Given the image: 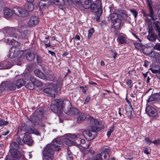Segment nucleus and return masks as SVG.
Returning <instances> with one entry per match:
<instances>
[{"instance_id":"4468645a","label":"nucleus","mask_w":160,"mask_h":160,"mask_svg":"<svg viewBox=\"0 0 160 160\" xmlns=\"http://www.w3.org/2000/svg\"><path fill=\"white\" fill-rule=\"evenodd\" d=\"M146 111L150 117H155L158 114V112L156 109L150 106H148L146 107Z\"/></svg>"},{"instance_id":"423d86ee","label":"nucleus","mask_w":160,"mask_h":160,"mask_svg":"<svg viewBox=\"0 0 160 160\" xmlns=\"http://www.w3.org/2000/svg\"><path fill=\"white\" fill-rule=\"evenodd\" d=\"M58 88L56 84L50 83L49 84L48 87L43 89L44 93L50 96L55 98V92L58 90Z\"/></svg>"},{"instance_id":"4c0bfd02","label":"nucleus","mask_w":160,"mask_h":160,"mask_svg":"<svg viewBox=\"0 0 160 160\" xmlns=\"http://www.w3.org/2000/svg\"><path fill=\"white\" fill-rule=\"evenodd\" d=\"M102 155L100 154H98L95 155L94 157V160H102Z\"/></svg>"},{"instance_id":"a18cd8bd","label":"nucleus","mask_w":160,"mask_h":160,"mask_svg":"<svg viewBox=\"0 0 160 160\" xmlns=\"http://www.w3.org/2000/svg\"><path fill=\"white\" fill-rule=\"evenodd\" d=\"M143 151L147 155L150 152V151L149 150L148 148L146 147L144 148Z\"/></svg>"},{"instance_id":"2f4dec72","label":"nucleus","mask_w":160,"mask_h":160,"mask_svg":"<svg viewBox=\"0 0 160 160\" xmlns=\"http://www.w3.org/2000/svg\"><path fill=\"white\" fill-rule=\"evenodd\" d=\"M127 114L129 118H131L132 114V107H127L125 108Z\"/></svg>"},{"instance_id":"6ab92c4d","label":"nucleus","mask_w":160,"mask_h":160,"mask_svg":"<svg viewBox=\"0 0 160 160\" xmlns=\"http://www.w3.org/2000/svg\"><path fill=\"white\" fill-rule=\"evenodd\" d=\"M34 73L37 77L42 79L46 80L47 78L44 74L39 69H36L34 71Z\"/></svg>"},{"instance_id":"7c9ffc66","label":"nucleus","mask_w":160,"mask_h":160,"mask_svg":"<svg viewBox=\"0 0 160 160\" xmlns=\"http://www.w3.org/2000/svg\"><path fill=\"white\" fill-rule=\"evenodd\" d=\"M117 40L118 42L121 44L125 43L126 41L125 37L121 35H119L118 36Z\"/></svg>"},{"instance_id":"9d476101","label":"nucleus","mask_w":160,"mask_h":160,"mask_svg":"<svg viewBox=\"0 0 160 160\" xmlns=\"http://www.w3.org/2000/svg\"><path fill=\"white\" fill-rule=\"evenodd\" d=\"M23 54V52L19 50L12 47L10 49L9 54V57L11 58H13L17 57L21 58Z\"/></svg>"},{"instance_id":"20e7f679","label":"nucleus","mask_w":160,"mask_h":160,"mask_svg":"<svg viewBox=\"0 0 160 160\" xmlns=\"http://www.w3.org/2000/svg\"><path fill=\"white\" fill-rule=\"evenodd\" d=\"M23 80L20 79L18 80L12 79L7 81L2 82L0 85V88L4 91H13L16 88H21L24 84Z\"/></svg>"},{"instance_id":"f03ea898","label":"nucleus","mask_w":160,"mask_h":160,"mask_svg":"<svg viewBox=\"0 0 160 160\" xmlns=\"http://www.w3.org/2000/svg\"><path fill=\"white\" fill-rule=\"evenodd\" d=\"M62 144V142L59 139H55L50 144L47 145L43 152V159L48 158L52 159L54 157V151L60 150V147Z\"/></svg>"},{"instance_id":"052dcab7","label":"nucleus","mask_w":160,"mask_h":160,"mask_svg":"<svg viewBox=\"0 0 160 160\" xmlns=\"http://www.w3.org/2000/svg\"><path fill=\"white\" fill-rule=\"evenodd\" d=\"M48 52L49 54H51L52 56H53L54 55H55V53L54 52L52 51H51L48 50Z\"/></svg>"},{"instance_id":"393cba45","label":"nucleus","mask_w":160,"mask_h":160,"mask_svg":"<svg viewBox=\"0 0 160 160\" xmlns=\"http://www.w3.org/2000/svg\"><path fill=\"white\" fill-rule=\"evenodd\" d=\"M87 117L86 114L84 113H81L78 116L77 122L79 123L83 121Z\"/></svg>"},{"instance_id":"473e14b6","label":"nucleus","mask_w":160,"mask_h":160,"mask_svg":"<svg viewBox=\"0 0 160 160\" xmlns=\"http://www.w3.org/2000/svg\"><path fill=\"white\" fill-rule=\"evenodd\" d=\"M109 16L112 22L118 19V14L115 13H111L110 14Z\"/></svg>"},{"instance_id":"69168bd1","label":"nucleus","mask_w":160,"mask_h":160,"mask_svg":"<svg viewBox=\"0 0 160 160\" xmlns=\"http://www.w3.org/2000/svg\"><path fill=\"white\" fill-rule=\"evenodd\" d=\"M82 88V91L83 93H85L86 92V90H87V87Z\"/></svg>"},{"instance_id":"3c124183","label":"nucleus","mask_w":160,"mask_h":160,"mask_svg":"<svg viewBox=\"0 0 160 160\" xmlns=\"http://www.w3.org/2000/svg\"><path fill=\"white\" fill-rule=\"evenodd\" d=\"M37 60L38 62L39 63H41L42 61V58L38 56L37 57Z\"/></svg>"},{"instance_id":"4d7b16f0","label":"nucleus","mask_w":160,"mask_h":160,"mask_svg":"<svg viewBox=\"0 0 160 160\" xmlns=\"http://www.w3.org/2000/svg\"><path fill=\"white\" fill-rule=\"evenodd\" d=\"M148 38L149 40H151L152 41H153L154 40V38L153 37V35H149Z\"/></svg>"},{"instance_id":"bb28decb","label":"nucleus","mask_w":160,"mask_h":160,"mask_svg":"<svg viewBox=\"0 0 160 160\" xmlns=\"http://www.w3.org/2000/svg\"><path fill=\"white\" fill-rule=\"evenodd\" d=\"M113 25L116 29H118L120 28L121 23V21L119 19H116L113 22Z\"/></svg>"},{"instance_id":"a211bd4d","label":"nucleus","mask_w":160,"mask_h":160,"mask_svg":"<svg viewBox=\"0 0 160 160\" xmlns=\"http://www.w3.org/2000/svg\"><path fill=\"white\" fill-rule=\"evenodd\" d=\"M51 3L48 0H43L40 1L39 3V6L40 9H42L44 8H47Z\"/></svg>"},{"instance_id":"bf43d9fd","label":"nucleus","mask_w":160,"mask_h":160,"mask_svg":"<svg viewBox=\"0 0 160 160\" xmlns=\"http://www.w3.org/2000/svg\"><path fill=\"white\" fill-rule=\"evenodd\" d=\"M155 48L157 49L160 50V43L156 44L155 45Z\"/></svg>"},{"instance_id":"864d4df0","label":"nucleus","mask_w":160,"mask_h":160,"mask_svg":"<svg viewBox=\"0 0 160 160\" xmlns=\"http://www.w3.org/2000/svg\"><path fill=\"white\" fill-rule=\"evenodd\" d=\"M68 154L70 159L71 160H72V157L71 154V152L70 151H69L68 149Z\"/></svg>"},{"instance_id":"ddd939ff","label":"nucleus","mask_w":160,"mask_h":160,"mask_svg":"<svg viewBox=\"0 0 160 160\" xmlns=\"http://www.w3.org/2000/svg\"><path fill=\"white\" fill-rule=\"evenodd\" d=\"M3 30L5 33V37H12L16 38L18 37L16 34L14 33L13 29L12 28L6 27L4 28Z\"/></svg>"},{"instance_id":"8fccbe9b","label":"nucleus","mask_w":160,"mask_h":160,"mask_svg":"<svg viewBox=\"0 0 160 160\" xmlns=\"http://www.w3.org/2000/svg\"><path fill=\"white\" fill-rule=\"evenodd\" d=\"M90 97L89 96H88L85 99V102H84V104H87L89 101H90Z\"/></svg>"},{"instance_id":"0eeeda50","label":"nucleus","mask_w":160,"mask_h":160,"mask_svg":"<svg viewBox=\"0 0 160 160\" xmlns=\"http://www.w3.org/2000/svg\"><path fill=\"white\" fill-rule=\"evenodd\" d=\"M22 131L25 132L27 133L34 134L37 135H40L39 132L34 128H31L27 129V126L24 123H22L21 127L18 128V134H19Z\"/></svg>"},{"instance_id":"338daca9","label":"nucleus","mask_w":160,"mask_h":160,"mask_svg":"<svg viewBox=\"0 0 160 160\" xmlns=\"http://www.w3.org/2000/svg\"><path fill=\"white\" fill-rule=\"evenodd\" d=\"M3 62H0V69H3Z\"/></svg>"},{"instance_id":"a19ab883","label":"nucleus","mask_w":160,"mask_h":160,"mask_svg":"<svg viewBox=\"0 0 160 160\" xmlns=\"http://www.w3.org/2000/svg\"><path fill=\"white\" fill-rule=\"evenodd\" d=\"M8 124V122L7 121H5L2 119L0 120V125L1 126L7 125Z\"/></svg>"},{"instance_id":"dca6fc26","label":"nucleus","mask_w":160,"mask_h":160,"mask_svg":"<svg viewBox=\"0 0 160 160\" xmlns=\"http://www.w3.org/2000/svg\"><path fill=\"white\" fill-rule=\"evenodd\" d=\"M39 21L38 17L36 16H32L28 21V24L29 27H33L36 25L38 23Z\"/></svg>"},{"instance_id":"603ef678","label":"nucleus","mask_w":160,"mask_h":160,"mask_svg":"<svg viewBox=\"0 0 160 160\" xmlns=\"http://www.w3.org/2000/svg\"><path fill=\"white\" fill-rule=\"evenodd\" d=\"M145 140L149 145H150L152 142L148 138H145Z\"/></svg>"},{"instance_id":"0e129e2a","label":"nucleus","mask_w":160,"mask_h":160,"mask_svg":"<svg viewBox=\"0 0 160 160\" xmlns=\"http://www.w3.org/2000/svg\"><path fill=\"white\" fill-rule=\"evenodd\" d=\"M156 8V9H158V16H159V18H160V8H157V7H155Z\"/></svg>"},{"instance_id":"412c9836","label":"nucleus","mask_w":160,"mask_h":160,"mask_svg":"<svg viewBox=\"0 0 160 160\" xmlns=\"http://www.w3.org/2000/svg\"><path fill=\"white\" fill-rule=\"evenodd\" d=\"M13 11L8 8L4 9L3 10V13L5 18H7L12 16L13 14Z\"/></svg>"},{"instance_id":"c85d7f7f","label":"nucleus","mask_w":160,"mask_h":160,"mask_svg":"<svg viewBox=\"0 0 160 160\" xmlns=\"http://www.w3.org/2000/svg\"><path fill=\"white\" fill-rule=\"evenodd\" d=\"M96 6H98V8H99V12L100 14H102V8L101 6V0H96L95 3Z\"/></svg>"},{"instance_id":"cd10ccee","label":"nucleus","mask_w":160,"mask_h":160,"mask_svg":"<svg viewBox=\"0 0 160 160\" xmlns=\"http://www.w3.org/2000/svg\"><path fill=\"white\" fill-rule=\"evenodd\" d=\"M26 57L28 61H31L34 59L35 56L33 53L31 52H28L27 53Z\"/></svg>"},{"instance_id":"49530a36","label":"nucleus","mask_w":160,"mask_h":160,"mask_svg":"<svg viewBox=\"0 0 160 160\" xmlns=\"http://www.w3.org/2000/svg\"><path fill=\"white\" fill-rule=\"evenodd\" d=\"M130 11L131 13L133 15L135 18H136L138 14L137 12L135 10H131Z\"/></svg>"},{"instance_id":"f257e3e1","label":"nucleus","mask_w":160,"mask_h":160,"mask_svg":"<svg viewBox=\"0 0 160 160\" xmlns=\"http://www.w3.org/2000/svg\"><path fill=\"white\" fill-rule=\"evenodd\" d=\"M50 108L52 111L61 116L62 111L69 115H76L78 113L79 110L74 107H71L70 102L67 99L62 101L60 100H53L52 102Z\"/></svg>"},{"instance_id":"680f3d73","label":"nucleus","mask_w":160,"mask_h":160,"mask_svg":"<svg viewBox=\"0 0 160 160\" xmlns=\"http://www.w3.org/2000/svg\"><path fill=\"white\" fill-rule=\"evenodd\" d=\"M9 132V131H8L6 132H3L2 133V135L6 136L7 135Z\"/></svg>"},{"instance_id":"72a5a7b5","label":"nucleus","mask_w":160,"mask_h":160,"mask_svg":"<svg viewBox=\"0 0 160 160\" xmlns=\"http://www.w3.org/2000/svg\"><path fill=\"white\" fill-rule=\"evenodd\" d=\"M102 156H103V159L102 160H109V155L108 151H105L102 153Z\"/></svg>"},{"instance_id":"c03bdc74","label":"nucleus","mask_w":160,"mask_h":160,"mask_svg":"<svg viewBox=\"0 0 160 160\" xmlns=\"http://www.w3.org/2000/svg\"><path fill=\"white\" fill-rule=\"evenodd\" d=\"M17 142L20 145H22L24 143L23 139V140L21 139L20 137L18 138L17 140Z\"/></svg>"},{"instance_id":"58836bf2","label":"nucleus","mask_w":160,"mask_h":160,"mask_svg":"<svg viewBox=\"0 0 160 160\" xmlns=\"http://www.w3.org/2000/svg\"><path fill=\"white\" fill-rule=\"evenodd\" d=\"M114 129V127L113 126H112L110 128L107 133V135L108 137L111 135V133L113 132Z\"/></svg>"},{"instance_id":"e433bc0d","label":"nucleus","mask_w":160,"mask_h":160,"mask_svg":"<svg viewBox=\"0 0 160 160\" xmlns=\"http://www.w3.org/2000/svg\"><path fill=\"white\" fill-rule=\"evenodd\" d=\"M150 70L152 71V72L153 73H158L157 74V77H158V78L160 79V73L159 72L160 71V69L159 68H158L157 69H155L154 68H151Z\"/></svg>"},{"instance_id":"5fc2aeb1","label":"nucleus","mask_w":160,"mask_h":160,"mask_svg":"<svg viewBox=\"0 0 160 160\" xmlns=\"http://www.w3.org/2000/svg\"><path fill=\"white\" fill-rule=\"evenodd\" d=\"M152 142L156 145L159 144H160V140L158 139Z\"/></svg>"},{"instance_id":"9b49d317","label":"nucleus","mask_w":160,"mask_h":160,"mask_svg":"<svg viewBox=\"0 0 160 160\" xmlns=\"http://www.w3.org/2000/svg\"><path fill=\"white\" fill-rule=\"evenodd\" d=\"M76 5L79 9L82 10L83 8L89 9L92 3L91 0H80Z\"/></svg>"},{"instance_id":"c9c22d12","label":"nucleus","mask_w":160,"mask_h":160,"mask_svg":"<svg viewBox=\"0 0 160 160\" xmlns=\"http://www.w3.org/2000/svg\"><path fill=\"white\" fill-rule=\"evenodd\" d=\"M52 2L57 5H62L64 3L63 0H52Z\"/></svg>"},{"instance_id":"b1692460","label":"nucleus","mask_w":160,"mask_h":160,"mask_svg":"<svg viewBox=\"0 0 160 160\" xmlns=\"http://www.w3.org/2000/svg\"><path fill=\"white\" fill-rule=\"evenodd\" d=\"M160 99V95L158 93H156L152 95L148 99L149 102L158 100Z\"/></svg>"},{"instance_id":"39448f33","label":"nucleus","mask_w":160,"mask_h":160,"mask_svg":"<svg viewBox=\"0 0 160 160\" xmlns=\"http://www.w3.org/2000/svg\"><path fill=\"white\" fill-rule=\"evenodd\" d=\"M25 80H23L24 82L23 85H25L26 87L29 90H32L34 88L35 82L36 79L32 76L29 73H26L24 76Z\"/></svg>"},{"instance_id":"09e8293b","label":"nucleus","mask_w":160,"mask_h":160,"mask_svg":"<svg viewBox=\"0 0 160 160\" xmlns=\"http://www.w3.org/2000/svg\"><path fill=\"white\" fill-rule=\"evenodd\" d=\"M135 47L138 50H140V44L138 43H134Z\"/></svg>"},{"instance_id":"79ce46f5","label":"nucleus","mask_w":160,"mask_h":160,"mask_svg":"<svg viewBox=\"0 0 160 160\" xmlns=\"http://www.w3.org/2000/svg\"><path fill=\"white\" fill-rule=\"evenodd\" d=\"M6 42L9 44H12L14 42H16L13 39H12L11 40H9V39H6Z\"/></svg>"},{"instance_id":"13d9d810","label":"nucleus","mask_w":160,"mask_h":160,"mask_svg":"<svg viewBox=\"0 0 160 160\" xmlns=\"http://www.w3.org/2000/svg\"><path fill=\"white\" fill-rule=\"evenodd\" d=\"M126 101L127 102L128 104V105H129L128 106H126V107H132V104L131 102L129 100H128L127 98H126Z\"/></svg>"},{"instance_id":"7ed1b4c3","label":"nucleus","mask_w":160,"mask_h":160,"mask_svg":"<svg viewBox=\"0 0 160 160\" xmlns=\"http://www.w3.org/2000/svg\"><path fill=\"white\" fill-rule=\"evenodd\" d=\"M88 119L89 122V124L92 128V130H85L82 132V134L84 138L88 141H90L94 138L96 135V131L100 129L98 126L100 124V122L92 117L89 116Z\"/></svg>"},{"instance_id":"6e6d98bb","label":"nucleus","mask_w":160,"mask_h":160,"mask_svg":"<svg viewBox=\"0 0 160 160\" xmlns=\"http://www.w3.org/2000/svg\"><path fill=\"white\" fill-rule=\"evenodd\" d=\"M107 24V22L105 21H103L101 23V25L102 27H105L106 26Z\"/></svg>"},{"instance_id":"2eb2a0df","label":"nucleus","mask_w":160,"mask_h":160,"mask_svg":"<svg viewBox=\"0 0 160 160\" xmlns=\"http://www.w3.org/2000/svg\"><path fill=\"white\" fill-rule=\"evenodd\" d=\"M23 27L22 26L18 28L17 29L19 32L22 38L23 39H27L30 34V32L27 30L22 31Z\"/></svg>"},{"instance_id":"f3484780","label":"nucleus","mask_w":160,"mask_h":160,"mask_svg":"<svg viewBox=\"0 0 160 160\" xmlns=\"http://www.w3.org/2000/svg\"><path fill=\"white\" fill-rule=\"evenodd\" d=\"M146 2L149 9V16L152 20H155L156 19V18L155 15L154 13L152 6L151 0H146Z\"/></svg>"},{"instance_id":"e2e57ef3","label":"nucleus","mask_w":160,"mask_h":160,"mask_svg":"<svg viewBox=\"0 0 160 160\" xmlns=\"http://www.w3.org/2000/svg\"><path fill=\"white\" fill-rule=\"evenodd\" d=\"M74 38L76 39L79 40L80 39V37L78 35H77L75 36Z\"/></svg>"},{"instance_id":"de8ad7c7","label":"nucleus","mask_w":160,"mask_h":160,"mask_svg":"<svg viewBox=\"0 0 160 160\" xmlns=\"http://www.w3.org/2000/svg\"><path fill=\"white\" fill-rule=\"evenodd\" d=\"M36 84V85H37L38 87L41 86H42V83L38 80H36V81L35 82V84Z\"/></svg>"},{"instance_id":"aec40b11","label":"nucleus","mask_w":160,"mask_h":160,"mask_svg":"<svg viewBox=\"0 0 160 160\" xmlns=\"http://www.w3.org/2000/svg\"><path fill=\"white\" fill-rule=\"evenodd\" d=\"M9 152L11 156L14 158H19L21 156V153L17 150H10Z\"/></svg>"},{"instance_id":"4be33fe9","label":"nucleus","mask_w":160,"mask_h":160,"mask_svg":"<svg viewBox=\"0 0 160 160\" xmlns=\"http://www.w3.org/2000/svg\"><path fill=\"white\" fill-rule=\"evenodd\" d=\"M23 137L24 143H26L29 145H31L33 142V140L29 135L24 134Z\"/></svg>"},{"instance_id":"37998d69","label":"nucleus","mask_w":160,"mask_h":160,"mask_svg":"<svg viewBox=\"0 0 160 160\" xmlns=\"http://www.w3.org/2000/svg\"><path fill=\"white\" fill-rule=\"evenodd\" d=\"M132 82L131 80L128 79L127 80V83L129 87L131 88L132 85Z\"/></svg>"},{"instance_id":"6e6552de","label":"nucleus","mask_w":160,"mask_h":160,"mask_svg":"<svg viewBox=\"0 0 160 160\" xmlns=\"http://www.w3.org/2000/svg\"><path fill=\"white\" fill-rule=\"evenodd\" d=\"M42 116V111L40 109H37L33 113V116L30 117L29 120L34 123L37 122L38 124H40L38 121L41 119Z\"/></svg>"},{"instance_id":"c756f323","label":"nucleus","mask_w":160,"mask_h":160,"mask_svg":"<svg viewBox=\"0 0 160 160\" xmlns=\"http://www.w3.org/2000/svg\"><path fill=\"white\" fill-rule=\"evenodd\" d=\"M3 69H9L12 66L11 62L7 61L3 62Z\"/></svg>"},{"instance_id":"774afa93","label":"nucleus","mask_w":160,"mask_h":160,"mask_svg":"<svg viewBox=\"0 0 160 160\" xmlns=\"http://www.w3.org/2000/svg\"><path fill=\"white\" fill-rule=\"evenodd\" d=\"M45 46L46 48H47L48 47H50L51 46V45L49 43H47V44H45Z\"/></svg>"},{"instance_id":"5701e85b","label":"nucleus","mask_w":160,"mask_h":160,"mask_svg":"<svg viewBox=\"0 0 160 160\" xmlns=\"http://www.w3.org/2000/svg\"><path fill=\"white\" fill-rule=\"evenodd\" d=\"M32 2H28L24 6L25 10H26L28 13V12L32 11L34 8V7Z\"/></svg>"},{"instance_id":"ea45409f","label":"nucleus","mask_w":160,"mask_h":160,"mask_svg":"<svg viewBox=\"0 0 160 160\" xmlns=\"http://www.w3.org/2000/svg\"><path fill=\"white\" fill-rule=\"evenodd\" d=\"M94 32V30L93 28H91L88 31V38L89 39L92 36V34Z\"/></svg>"},{"instance_id":"f704fd0d","label":"nucleus","mask_w":160,"mask_h":160,"mask_svg":"<svg viewBox=\"0 0 160 160\" xmlns=\"http://www.w3.org/2000/svg\"><path fill=\"white\" fill-rule=\"evenodd\" d=\"M10 146L12 149H11L10 150H16L19 148L18 144L15 142H13L11 143Z\"/></svg>"},{"instance_id":"a878e982","label":"nucleus","mask_w":160,"mask_h":160,"mask_svg":"<svg viewBox=\"0 0 160 160\" xmlns=\"http://www.w3.org/2000/svg\"><path fill=\"white\" fill-rule=\"evenodd\" d=\"M90 8H91V10L93 12L95 13H97L98 15H101L100 14L99 12V9L98 8V6H96L95 4H94V3H91Z\"/></svg>"},{"instance_id":"1a4fd4ad","label":"nucleus","mask_w":160,"mask_h":160,"mask_svg":"<svg viewBox=\"0 0 160 160\" xmlns=\"http://www.w3.org/2000/svg\"><path fill=\"white\" fill-rule=\"evenodd\" d=\"M81 135L79 133L69 134L67 135V138L63 140V142L65 144L68 146H70L73 145L74 143L70 139H74L78 138H81Z\"/></svg>"},{"instance_id":"f8f14e48","label":"nucleus","mask_w":160,"mask_h":160,"mask_svg":"<svg viewBox=\"0 0 160 160\" xmlns=\"http://www.w3.org/2000/svg\"><path fill=\"white\" fill-rule=\"evenodd\" d=\"M13 12L17 16L24 17L28 15V13L24 8L19 7H14L12 9Z\"/></svg>"}]
</instances>
